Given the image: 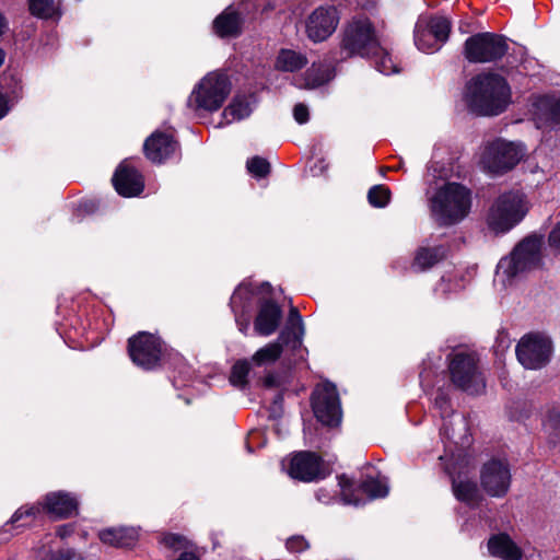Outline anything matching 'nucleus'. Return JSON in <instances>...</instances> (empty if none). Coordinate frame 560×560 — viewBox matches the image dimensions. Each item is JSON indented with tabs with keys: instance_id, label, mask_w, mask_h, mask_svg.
I'll list each match as a JSON object with an SVG mask.
<instances>
[{
	"instance_id": "f257e3e1",
	"label": "nucleus",
	"mask_w": 560,
	"mask_h": 560,
	"mask_svg": "<svg viewBox=\"0 0 560 560\" xmlns=\"http://www.w3.org/2000/svg\"><path fill=\"white\" fill-rule=\"evenodd\" d=\"M466 100L469 108L478 115H499L511 102V89L503 77L481 73L468 83Z\"/></svg>"
},
{
	"instance_id": "f03ea898",
	"label": "nucleus",
	"mask_w": 560,
	"mask_h": 560,
	"mask_svg": "<svg viewBox=\"0 0 560 560\" xmlns=\"http://www.w3.org/2000/svg\"><path fill=\"white\" fill-rule=\"evenodd\" d=\"M471 191L462 184L447 183L431 200V210L440 225L450 226L463 221L470 212Z\"/></svg>"
},
{
	"instance_id": "7ed1b4c3",
	"label": "nucleus",
	"mask_w": 560,
	"mask_h": 560,
	"mask_svg": "<svg viewBox=\"0 0 560 560\" xmlns=\"http://www.w3.org/2000/svg\"><path fill=\"white\" fill-rule=\"evenodd\" d=\"M541 245L540 237L528 236L518 243L509 257L499 261L497 278L502 281L503 285L512 284L516 278L540 266Z\"/></svg>"
},
{
	"instance_id": "20e7f679",
	"label": "nucleus",
	"mask_w": 560,
	"mask_h": 560,
	"mask_svg": "<svg viewBox=\"0 0 560 560\" xmlns=\"http://www.w3.org/2000/svg\"><path fill=\"white\" fill-rule=\"evenodd\" d=\"M528 210L529 205L523 192H505L490 207L487 225L495 234L506 233L525 218Z\"/></svg>"
},
{
	"instance_id": "39448f33",
	"label": "nucleus",
	"mask_w": 560,
	"mask_h": 560,
	"mask_svg": "<svg viewBox=\"0 0 560 560\" xmlns=\"http://www.w3.org/2000/svg\"><path fill=\"white\" fill-rule=\"evenodd\" d=\"M380 40L368 18H355L348 22L341 33L340 49L346 58L370 57L378 49Z\"/></svg>"
},
{
	"instance_id": "423d86ee",
	"label": "nucleus",
	"mask_w": 560,
	"mask_h": 560,
	"mask_svg": "<svg viewBox=\"0 0 560 560\" xmlns=\"http://www.w3.org/2000/svg\"><path fill=\"white\" fill-rule=\"evenodd\" d=\"M448 371L452 383L471 395L481 394L486 388L479 359L474 352L458 351L450 357Z\"/></svg>"
},
{
	"instance_id": "0eeeda50",
	"label": "nucleus",
	"mask_w": 560,
	"mask_h": 560,
	"mask_svg": "<svg viewBox=\"0 0 560 560\" xmlns=\"http://www.w3.org/2000/svg\"><path fill=\"white\" fill-rule=\"evenodd\" d=\"M231 89L232 84L226 74L219 71L209 72L191 92L189 104L196 109L218 110L231 93Z\"/></svg>"
},
{
	"instance_id": "6e6552de",
	"label": "nucleus",
	"mask_w": 560,
	"mask_h": 560,
	"mask_svg": "<svg viewBox=\"0 0 560 560\" xmlns=\"http://www.w3.org/2000/svg\"><path fill=\"white\" fill-rule=\"evenodd\" d=\"M508 49L503 36L489 32L478 33L466 39L464 56L469 62L487 63L501 59Z\"/></svg>"
},
{
	"instance_id": "1a4fd4ad",
	"label": "nucleus",
	"mask_w": 560,
	"mask_h": 560,
	"mask_svg": "<svg viewBox=\"0 0 560 560\" xmlns=\"http://www.w3.org/2000/svg\"><path fill=\"white\" fill-rule=\"evenodd\" d=\"M522 156L523 150L518 145L498 139L485 148L480 163L486 171L497 175L512 170Z\"/></svg>"
},
{
	"instance_id": "9d476101",
	"label": "nucleus",
	"mask_w": 560,
	"mask_h": 560,
	"mask_svg": "<svg viewBox=\"0 0 560 560\" xmlns=\"http://www.w3.org/2000/svg\"><path fill=\"white\" fill-rule=\"evenodd\" d=\"M165 347L154 334L140 331L128 340V353L135 364L152 370L160 364Z\"/></svg>"
},
{
	"instance_id": "9b49d317",
	"label": "nucleus",
	"mask_w": 560,
	"mask_h": 560,
	"mask_svg": "<svg viewBox=\"0 0 560 560\" xmlns=\"http://www.w3.org/2000/svg\"><path fill=\"white\" fill-rule=\"evenodd\" d=\"M552 346L548 337L541 334H527L516 346L520 363L526 369H540L546 365L551 355Z\"/></svg>"
},
{
	"instance_id": "f8f14e48",
	"label": "nucleus",
	"mask_w": 560,
	"mask_h": 560,
	"mask_svg": "<svg viewBox=\"0 0 560 560\" xmlns=\"http://www.w3.org/2000/svg\"><path fill=\"white\" fill-rule=\"evenodd\" d=\"M340 14L335 5H320L314 9L304 20V31L313 43L328 39L337 30Z\"/></svg>"
},
{
	"instance_id": "ddd939ff",
	"label": "nucleus",
	"mask_w": 560,
	"mask_h": 560,
	"mask_svg": "<svg viewBox=\"0 0 560 560\" xmlns=\"http://www.w3.org/2000/svg\"><path fill=\"white\" fill-rule=\"evenodd\" d=\"M312 406L315 417L325 425L335 427L341 421V407L337 388L324 384L313 394Z\"/></svg>"
},
{
	"instance_id": "4468645a",
	"label": "nucleus",
	"mask_w": 560,
	"mask_h": 560,
	"mask_svg": "<svg viewBox=\"0 0 560 560\" xmlns=\"http://www.w3.org/2000/svg\"><path fill=\"white\" fill-rule=\"evenodd\" d=\"M480 483L489 495L504 497L511 485V471L506 462L491 459L486 463L480 471Z\"/></svg>"
},
{
	"instance_id": "2eb2a0df",
	"label": "nucleus",
	"mask_w": 560,
	"mask_h": 560,
	"mask_svg": "<svg viewBox=\"0 0 560 560\" xmlns=\"http://www.w3.org/2000/svg\"><path fill=\"white\" fill-rule=\"evenodd\" d=\"M289 475L301 481H315L328 475L319 456L311 452H300L291 459Z\"/></svg>"
},
{
	"instance_id": "dca6fc26",
	"label": "nucleus",
	"mask_w": 560,
	"mask_h": 560,
	"mask_svg": "<svg viewBox=\"0 0 560 560\" xmlns=\"http://www.w3.org/2000/svg\"><path fill=\"white\" fill-rule=\"evenodd\" d=\"M45 514L51 520H66L78 514V499L65 491H52L43 497Z\"/></svg>"
},
{
	"instance_id": "f3484780",
	"label": "nucleus",
	"mask_w": 560,
	"mask_h": 560,
	"mask_svg": "<svg viewBox=\"0 0 560 560\" xmlns=\"http://www.w3.org/2000/svg\"><path fill=\"white\" fill-rule=\"evenodd\" d=\"M178 150L173 136L167 132H153L143 144L145 158L152 163L161 164L172 158Z\"/></svg>"
},
{
	"instance_id": "a211bd4d",
	"label": "nucleus",
	"mask_w": 560,
	"mask_h": 560,
	"mask_svg": "<svg viewBox=\"0 0 560 560\" xmlns=\"http://www.w3.org/2000/svg\"><path fill=\"white\" fill-rule=\"evenodd\" d=\"M113 184L116 191L124 197L138 196L144 188L143 176L126 161L117 167L113 176Z\"/></svg>"
},
{
	"instance_id": "6ab92c4d",
	"label": "nucleus",
	"mask_w": 560,
	"mask_h": 560,
	"mask_svg": "<svg viewBox=\"0 0 560 560\" xmlns=\"http://www.w3.org/2000/svg\"><path fill=\"white\" fill-rule=\"evenodd\" d=\"M281 317L280 306L272 301H265L261 303L254 322L255 331L260 336L272 335L277 330Z\"/></svg>"
},
{
	"instance_id": "aec40b11",
	"label": "nucleus",
	"mask_w": 560,
	"mask_h": 560,
	"mask_svg": "<svg viewBox=\"0 0 560 560\" xmlns=\"http://www.w3.org/2000/svg\"><path fill=\"white\" fill-rule=\"evenodd\" d=\"M488 550L491 556L501 560H521L522 549L508 534H498L488 540Z\"/></svg>"
},
{
	"instance_id": "412c9836",
	"label": "nucleus",
	"mask_w": 560,
	"mask_h": 560,
	"mask_svg": "<svg viewBox=\"0 0 560 560\" xmlns=\"http://www.w3.org/2000/svg\"><path fill=\"white\" fill-rule=\"evenodd\" d=\"M242 16L231 7L226 8L213 21V32L219 37H235L242 30Z\"/></svg>"
},
{
	"instance_id": "4be33fe9",
	"label": "nucleus",
	"mask_w": 560,
	"mask_h": 560,
	"mask_svg": "<svg viewBox=\"0 0 560 560\" xmlns=\"http://www.w3.org/2000/svg\"><path fill=\"white\" fill-rule=\"evenodd\" d=\"M100 540L114 548L131 547L138 540L136 529L128 527H109L98 532Z\"/></svg>"
},
{
	"instance_id": "5701e85b",
	"label": "nucleus",
	"mask_w": 560,
	"mask_h": 560,
	"mask_svg": "<svg viewBox=\"0 0 560 560\" xmlns=\"http://www.w3.org/2000/svg\"><path fill=\"white\" fill-rule=\"evenodd\" d=\"M335 77V71L330 65L325 62H314L306 70L302 82L298 86L304 89H316L328 83Z\"/></svg>"
},
{
	"instance_id": "b1692460",
	"label": "nucleus",
	"mask_w": 560,
	"mask_h": 560,
	"mask_svg": "<svg viewBox=\"0 0 560 560\" xmlns=\"http://www.w3.org/2000/svg\"><path fill=\"white\" fill-rule=\"evenodd\" d=\"M305 54L293 49H281L275 61V68L283 72H295L307 65Z\"/></svg>"
},
{
	"instance_id": "393cba45",
	"label": "nucleus",
	"mask_w": 560,
	"mask_h": 560,
	"mask_svg": "<svg viewBox=\"0 0 560 560\" xmlns=\"http://www.w3.org/2000/svg\"><path fill=\"white\" fill-rule=\"evenodd\" d=\"M535 106L539 127L560 121V100L549 96L541 97Z\"/></svg>"
},
{
	"instance_id": "a878e982",
	"label": "nucleus",
	"mask_w": 560,
	"mask_h": 560,
	"mask_svg": "<svg viewBox=\"0 0 560 560\" xmlns=\"http://www.w3.org/2000/svg\"><path fill=\"white\" fill-rule=\"evenodd\" d=\"M252 113V107L248 97L244 95H236L232 102L223 110V118L226 124L242 120L248 117Z\"/></svg>"
},
{
	"instance_id": "bb28decb",
	"label": "nucleus",
	"mask_w": 560,
	"mask_h": 560,
	"mask_svg": "<svg viewBox=\"0 0 560 560\" xmlns=\"http://www.w3.org/2000/svg\"><path fill=\"white\" fill-rule=\"evenodd\" d=\"M445 255V249L441 246L422 247L417 252L412 267L421 271L429 269L442 260Z\"/></svg>"
},
{
	"instance_id": "cd10ccee",
	"label": "nucleus",
	"mask_w": 560,
	"mask_h": 560,
	"mask_svg": "<svg viewBox=\"0 0 560 560\" xmlns=\"http://www.w3.org/2000/svg\"><path fill=\"white\" fill-rule=\"evenodd\" d=\"M423 26L425 31L420 32V39L422 36H428L431 39L438 38L442 45L447 40L451 31V23L447 19L432 18L428 22H423Z\"/></svg>"
},
{
	"instance_id": "c85d7f7f",
	"label": "nucleus",
	"mask_w": 560,
	"mask_h": 560,
	"mask_svg": "<svg viewBox=\"0 0 560 560\" xmlns=\"http://www.w3.org/2000/svg\"><path fill=\"white\" fill-rule=\"evenodd\" d=\"M452 485L454 495L457 500L467 504H475L478 502L479 492L477 485L474 481L453 477Z\"/></svg>"
},
{
	"instance_id": "c756f323",
	"label": "nucleus",
	"mask_w": 560,
	"mask_h": 560,
	"mask_svg": "<svg viewBox=\"0 0 560 560\" xmlns=\"http://www.w3.org/2000/svg\"><path fill=\"white\" fill-rule=\"evenodd\" d=\"M285 343L278 339V341L266 345L254 353L252 361L258 366L276 362L280 358Z\"/></svg>"
},
{
	"instance_id": "7c9ffc66",
	"label": "nucleus",
	"mask_w": 560,
	"mask_h": 560,
	"mask_svg": "<svg viewBox=\"0 0 560 560\" xmlns=\"http://www.w3.org/2000/svg\"><path fill=\"white\" fill-rule=\"evenodd\" d=\"M303 335V322L298 308L292 307L289 313L288 327L281 331L279 340L289 342L292 336L294 341L301 343V337Z\"/></svg>"
},
{
	"instance_id": "2f4dec72",
	"label": "nucleus",
	"mask_w": 560,
	"mask_h": 560,
	"mask_svg": "<svg viewBox=\"0 0 560 560\" xmlns=\"http://www.w3.org/2000/svg\"><path fill=\"white\" fill-rule=\"evenodd\" d=\"M28 9L38 19L48 20L60 15L54 0H28Z\"/></svg>"
},
{
	"instance_id": "473e14b6",
	"label": "nucleus",
	"mask_w": 560,
	"mask_h": 560,
	"mask_svg": "<svg viewBox=\"0 0 560 560\" xmlns=\"http://www.w3.org/2000/svg\"><path fill=\"white\" fill-rule=\"evenodd\" d=\"M376 69L384 74H392L399 72L398 65L393 60L390 54L385 50L381 45L376 52H372Z\"/></svg>"
},
{
	"instance_id": "72a5a7b5",
	"label": "nucleus",
	"mask_w": 560,
	"mask_h": 560,
	"mask_svg": "<svg viewBox=\"0 0 560 560\" xmlns=\"http://www.w3.org/2000/svg\"><path fill=\"white\" fill-rule=\"evenodd\" d=\"M40 514H45L43 498L32 504L22 505L11 517L12 523H18L24 518L34 520Z\"/></svg>"
},
{
	"instance_id": "f704fd0d",
	"label": "nucleus",
	"mask_w": 560,
	"mask_h": 560,
	"mask_svg": "<svg viewBox=\"0 0 560 560\" xmlns=\"http://www.w3.org/2000/svg\"><path fill=\"white\" fill-rule=\"evenodd\" d=\"M425 27L423 26V21L417 23L415 28V43L419 50L423 52H434L442 47V44L438 40V38H430L428 36H422L420 39V32H424Z\"/></svg>"
},
{
	"instance_id": "c9c22d12",
	"label": "nucleus",
	"mask_w": 560,
	"mask_h": 560,
	"mask_svg": "<svg viewBox=\"0 0 560 560\" xmlns=\"http://www.w3.org/2000/svg\"><path fill=\"white\" fill-rule=\"evenodd\" d=\"M390 198L389 189L384 185H375L368 192L369 202L376 208L385 207Z\"/></svg>"
},
{
	"instance_id": "e433bc0d",
	"label": "nucleus",
	"mask_w": 560,
	"mask_h": 560,
	"mask_svg": "<svg viewBox=\"0 0 560 560\" xmlns=\"http://www.w3.org/2000/svg\"><path fill=\"white\" fill-rule=\"evenodd\" d=\"M249 370L250 368L247 361H237L232 368L230 382L234 386L244 387L247 384Z\"/></svg>"
},
{
	"instance_id": "4c0bfd02",
	"label": "nucleus",
	"mask_w": 560,
	"mask_h": 560,
	"mask_svg": "<svg viewBox=\"0 0 560 560\" xmlns=\"http://www.w3.org/2000/svg\"><path fill=\"white\" fill-rule=\"evenodd\" d=\"M361 489L371 498H383L387 494V486L378 479L368 478L361 483Z\"/></svg>"
},
{
	"instance_id": "58836bf2",
	"label": "nucleus",
	"mask_w": 560,
	"mask_h": 560,
	"mask_svg": "<svg viewBox=\"0 0 560 560\" xmlns=\"http://www.w3.org/2000/svg\"><path fill=\"white\" fill-rule=\"evenodd\" d=\"M246 167L248 172L255 177H266L270 173L269 162L260 156H254L247 161Z\"/></svg>"
},
{
	"instance_id": "ea45409f",
	"label": "nucleus",
	"mask_w": 560,
	"mask_h": 560,
	"mask_svg": "<svg viewBox=\"0 0 560 560\" xmlns=\"http://www.w3.org/2000/svg\"><path fill=\"white\" fill-rule=\"evenodd\" d=\"M285 547L290 552L299 553L310 548V542L304 536L294 535L288 538Z\"/></svg>"
},
{
	"instance_id": "a19ab883",
	"label": "nucleus",
	"mask_w": 560,
	"mask_h": 560,
	"mask_svg": "<svg viewBox=\"0 0 560 560\" xmlns=\"http://www.w3.org/2000/svg\"><path fill=\"white\" fill-rule=\"evenodd\" d=\"M163 542L170 549L183 551H186V548L188 547L189 544L185 537L177 534H168L164 536Z\"/></svg>"
},
{
	"instance_id": "79ce46f5",
	"label": "nucleus",
	"mask_w": 560,
	"mask_h": 560,
	"mask_svg": "<svg viewBox=\"0 0 560 560\" xmlns=\"http://www.w3.org/2000/svg\"><path fill=\"white\" fill-rule=\"evenodd\" d=\"M293 116L299 124H305L308 120V108L304 104H296L293 109Z\"/></svg>"
},
{
	"instance_id": "37998d69",
	"label": "nucleus",
	"mask_w": 560,
	"mask_h": 560,
	"mask_svg": "<svg viewBox=\"0 0 560 560\" xmlns=\"http://www.w3.org/2000/svg\"><path fill=\"white\" fill-rule=\"evenodd\" d=\"M549 245L552 248L560 249V222L551 230L549 234Z\"/></svg>"
},
{
	"instance_id": "c03bdc74",
	"label": "nucleus",
	"mask_w": 560,
	"mask_h": 560,
	"mask_svg": "<svg viewBox=\"0 0 560 560\" xmlns=\"http://www.w3.org/2000/svg\"><path fill=\"white\" fill-rule=\"evenodd\" d=\"M10 109L11 105L8 95L0 92V119L5 117Z\"/></svg>"
},
{
	"instance_id": "a18cd8bd",
	"label": "nucleus",
	"mask_w": 560,
	"mask_h": 560,
	"mask_svg": "<svg viewBox=\"0 0 560 560\" xmlns=\"http://www.w3.org/2000/svg\"><path fill=\"white\" fill-rule=\"evenodd\" d=\"M175 560H200L194 552L183 551Z\"/></svg>"
},
{
	"instance_id": "49530a36",
	"label": "nucleus",
	"mask_w": 560,
	"mask_h": 560,
	"mask_svg": "<svg viewBox=\"0 0 560 560\" xmlns=\"http://www.w3.org/2000/svg\"><path fill=\"white\" fill-rule=\"evenodd\" d=\"M435 405L441 409H446L448 407V400L444 396H439L435 398Z\"/></svg>"
},
{
	"instance_id": "de8ad7c7",
	"label": "nucleus",
	"mask_w": 560,
	"mask_h": 560,
	"mask_svg": "<svg viewBox=\"0 0 560 560\" xmlns=\"http://www.w3.org/2000/svg\"><path fill=\"white\" fill-rule=\"evenodd\" d=\"M237 322V325H238V328H240V331L244 335L247 334V330H248V327H249V323L248 320H244V322H241L240 319H236Z\"/></svg>"
},
{
	"instance_id": "09e8293b",
	"label": "nucleus",
	"mask_w": 560,
	"mask_h": 560,
	"mask_svg": "<svg viewBox=\"0 0 560 560\" xmlns=\"http://www.w3.org/2000/svg\"><path fill=\"white\" fill-rule=\"evenodd\" d=\"M7 28V22H5V19L3 18V15L0 13V35H2L4 33Z\"/></svg>"
},
{
	"instance_id": "8fccbe9b",
	"label": "nucleus",
	"mask_w": 560,
	"mask_h": 560,
	"mask_svg": "<svg viewBox=\"0 0 560 560\" xmlns=\"http://www.w3.org/2000/svg\"><path fill=\"white\" fill-rule=\"evenodd\" d=\"M67 557H68V560H78V559L75 558V555H74L73 552H70V551H69V552H67Z\"/></svg>"
},
{
	"instance_id": "3c124183",
	"label": "nucleus",
	"mask_w": 560,
	"mask_h": 560,
	"mask_svg": "<svg viewBox=\"0 0 560 560\" xmlns=\"http://www.w3.org/2000/svg\"><path fill=\"white\" fill-rule=\"evenodd\" d=\"M235 299H236V294H234V295L232 296V303H234V302H235Z\"/></svg>"
}]
</instances>
